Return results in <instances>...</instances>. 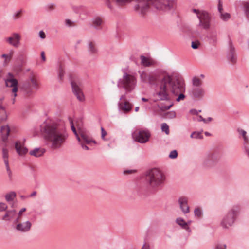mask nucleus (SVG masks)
<instances>
[{
  "label": "nucleus",
  "mask_w": 249,
  "mask_h": 249,
  "mask_svg": "<svg viewBox=\"0 0 249 249\" xmlns=\"http://www.w3.org/2000/svg\"><path fill=\"white\" fill-rule=\"evenodd\" d=\"M132 104L127 101H122L119 103V109H132Z\"/></svg>",
  "instance_id": "c85d7f7f"
},
{
  "label": "nucleus",
  "mask_w": 249,
  "mask_h": 249,
  "mask_svg": "<svg viewBox=\"0 0 249 249\" xmlns=\"http://www.w3.org/2000/svg\"><path fill=\"white\" fill-rule=\"evenodd\" d=\"M16 213L15 210L7 211L2 217V219L4 221H10L15 217Z\"/></svg>",
  "instance_id": "a878e982"
},
{
  "label": "nucleus",
  "mask_w": 249,
  "mask_h": 249,
  "mask_svg": "<svg viewBox=\"0 0 249 249\" xmlns=\"http://www.w3.org/2000/svg\"><path fill=\"white\" fill-rule=\"evenodd\" d=\"M38 36L42 39H45L46 37V34L43 30H41L39 32Z\"/></svg>",
  "instance_id": "09e8293b"
},
{
  "label": "nucleus",
  "mask_w": 249,
  "mask_h": 249,
  "mask_svg": "<svg viewBox=\"0 0 249 249\" xmlns=\"http://www.w3.org/2000/svg\"><path fill=\"white\" fill-rule=\"evenodd\" d=\"M239 210V207L235 206L227 213L221 222V225L223 228H227L233 224L235 217Z\"/></svg>",
  "instance_id": "1a4fd4ad"
},
{
  "label": "nucleus",
  "mask_w": 249,
  "mask_h": 249,
  "mask_svg": "<svg viewBox=\"0 0 249 249\" xmlns=\"http://www.w3.org/2000/svg\"><path fill=\"white\" fill-rule=\"evenodd\" d=\"M11 35V36L5 38V41L15 47H18L21 40L20 35L19 33L14 32L12 33Z\"/></svg>",
  "instance_id": "2eb2a0df"
},
{
  "label": "nucleus",
  "mask_w": 249,
  "mask_h": 249,
  "mask_svg": "<svg viewBox=\"0 0 249 249\" xmlns=\"http://www.w3.org/2000/svg\"><path fill=\"white\" fill-rule=\"evenodd\" d=\"M106 4L110 9H112V6L110 3V0H106Z\"/></svg>",
  "instance_id": "e2e57ef3"
},
{
  "label": "nucleus",
  "mask_w": 249,
  "mask_h": 249,
  "mask_svg": "<svg viewBox=\"0 0 249 249\" xmlns=\"http://www.w3.org/2000/svg\"><path fill=\"white\" fill-rule=\"evenodd\" d=\"M160 115L164 119H172L175 117L176 113L173 110H159Z\"/></svg>",
  "instance_id": "412c9836"
},
{
  "label": "nucleus",
  "mask_w": 249,
  "mask_h": 249,
  "mask_svg": "<svg viewBox=\"0 0 249 249\" xmlns=\"http://www.w3.org/2000/svg\"><path fill=\"white\" fill-rule=\"evenodd\" d=\"M7 208V205L4 203H0V211H5Z\"/></svg>",
  "instance_id": "3c124183"
},
{
  "label": "nucleus",
  "mask_w": 249,
  "mask_h": 249,
  "mask_svg": "<svg viewBox=\"0 0 249 249\" xmlns=\"http://www.w3.org/2000/svg\"><path fill=\"white\" fill-rule=\"evenodd\" d=\"M15 149L17 153L20 155H24L28 152V149L23 146L19 142H16Z\"/></svg>",
  "instance_id": "4be33fe9"
},
{
  "label": "nucleus",
  "mask_w": 249,
  "mask_h": 249,
  "mask_svg": "<svg viewBox=\"0 0 249 249\" xmlns=\"http://www.w3.org/2000/svg\"><path fill=\"white\" fill-rule=\"evenodd\" d=\"M141 80L145 83L155 85L157 89H160V91L158 93L159 96L164 97L165 83L169 80V75L162 70H157L152 73H148L145 71H139Z\"/></svg>",
  "instance_id": "f03ea898"
},
{
  "label": "nucleus",
  "mask_w": 249,
  "mask_h": 249,
  "mask_svg": "<svg viewBox=\"0 0 249 249\" xmlns=\"http://www.w3.org/2000/svg\"><path fill=\"white\" fill-rule=\"evenodd\" d=\"M87 48L88 52L90 54H95L97 52V49L96 47L95 43L90 40L87 42Z\"/></svg>",
  "instance_id": "bb28decb"
},
{
  "label": "nucleus",
  "mask_w": 249,
  "mask_h": 249,
  "mask_svg": "<svg viewBox=\"0 0 249 249\" xmlns=\"http://www.w3.org/2000/svg\"><path fill=\"white\" fill-rule=\"evenodd\" d=\"M71 83L74 95L79 101H83L85 100V96L82 91L81 81L79 79H73L71 80Z\"/></svg>",
  "instance_id": "9d476101"
},
{
  "label": "nucleus",
  "mask_w": 249,
  "mask_h": 249,
  "mask_svg": "<svg viewBox=\"0 0 249 249\" xmlns=\"http://www.w3.org/2000/svg\"><path fill=\"white\" fill-rule=\"evenodd\" d=\"M40 131L45 139L51 143V147L53 149L61 147L68 137V134L60 129L57 124L49 119H46L40 125Z\"/></svg>",
  "instance_id": "f257e3e1"
},
{
  "label": "nucleus",
  "mask_w": 249,
  "mask_h": 249,
  "mask_svg": "<svg viewBox=\"0 0 249 249\" xmlns=\"http://www.w3.org/2000/svg\"><path fill=\"white\" fill-rule=\"evenodd\" d=\"M4 116L1 118H0V121H3L6 120L7 119V115L5 112H3Z\"/></svg>",
  "instance_id": "774afa93"
},
{
  "label": "nucleus",
  "mask_w": 249,
  "mask_h": 249,
  "mask_svg": "<svg viewBox=\"0 0 249 249\" xmlns=\"http://www.w3.org/2000/svg\"><path fill=\"white\" fill-rule=\"evenodd\" d=\"M41 57L42 60L43 61H46V57H45V53H44V52H43V51L41 52Z\"/></svg>",
  "instance_id": "0e129e2a"
},
{
  "label": "nucleus",
  "mask_w": 249,
  "mask_h": 249,
  "mask_svg": "<svg viewBox=\"0 0 249 249\" xmlns=\"http://www.w3.org/2000/svg\"><path fill=\"white\" fill-rule=\"evenodd\" d=\"M16 196V193L15 192H11L5 195V199L7 202H10L13 201Z\"/></svg>",
  "instance_id": "f704fd0d"
},
{
  "label": "nucleus",
  "mask_w": 249,
  "mask_h": 249,
  "mask_svg": "<svg viewBox=\"0 0 249 249\" xmlns=\"http://www.w3.org/2000/svg\"><path fill=\"white\" fill-rule=\"evenodd\" d=\"M46 150L43 148H36L29 152V154L31 156L36 157H39L42 156L45 152Z\"/></svg>",
  "instance_id": "b1692460"
},
{
  "label": "nucleus",
  "mask_w": 249,
  "mask_h": 249,
  "mask_svg": "<svg viewBox=\"0 0 249 249\" xmlns=\"http://www.w3.org/2000/svg\"><path fill=\"white\" fill-rule=\"evenodd\" d=\"M194 214L196 216L200 217L201 215V211L199 208H196L194 210Z\"/></svg>",
  "instance_id": "49530a36"
},
{
  "label": "nucleus",
  "mask_w": 249,
  "mask_h": 249,
  "mask_svg": "<svg viewBox=\"0 0 249 249\" xmlns=\"http://www.w3.org/2000/svg\"><path fill=\"white\" fill-rule=\"evenodd\" d=\"M199 23L198 26L201 28L208 30L211 27L212 17L211 14L207 11L204 10L198 15Z\"/></svg>",
  "instance_id": "9b49d317"
},
{
  "label": "nucleus",
  "mask_w": 249,
  "mask_h": 249,
  "mask_svg": "<svg viewBox=\"0 0 249 249\" xmlns=\"http://www.w3.org/2000/svg\"><path fill=\"white\" fill-rule=\"evenodd\" d=\"M140 58L141 60V64L142 65L145 67H148L152 65V63L148 58L143 55H141Z\"/></svg>",
  "instance_id": "473e14b6"
},
{
  "label": "nucleus",
  "mask_w": 249,
  "mask_h": 249,
  "mask_svg": "<svg viewBox=\"0 0 249 249\" xmlns=\"http://www.w3.org/2000/svg\"><path fill=\"white\" fill-rule=\"evenodd\" d=\"M199 43L197 42L193 41L191 44V47L194 49H196L198 48Z\"/></svg>",
  "instance_id": "6e6d98bb"
},
{
  "label": "nucleus",
  "mask_w": 249,
  "mask_h": 249,
  "mask_svg": "<svg viewBox=\"0 0 249 249\" xmlns=\"http://www.w3.org/2000/svg\"><path fill=\"white\" fill-rule=\"evenodd\" d=\"M141 249H150V245L148 243H145Z\"/></svg>",
  "instance_id": "052dcab7"
},
{
  "label": "nucleus",
  "mask_w": 249,
  "mask_h": 249,
  "mask_svg": "<svg viewBox=\"0 0 249 249\" xmlns=\"http://www.w3.org/2000/svg\"><path fill=\"white\" fill-rule=\"evenodd\" d=\"M58 78L60 82H62L65 75V71L64 68L61 65H59L57 69Z\"/></svg>",
  "instance_id": "2f4dec72"
},
{
  "label": "nucleus",
  "mask_w": 249,
  "mask_h": 249,
  "mask_svg": "<svg viewBox=\"0 0 249 249\" xmlns=\"http://www.w3.org/2000/svg\"><path fill=\"white\" fill-rule=\"evenodd\" d=\"M70 122L71 123V129L72 131H73V133H76V130L75 127L74 126V124H73L72 120L71 119H70Z\"/></svg>",
  "instance_id": "13d9d810"
},
{
  "label": "nucleus",
  "mask_w": 249,
  "mask_h": 249,
  "mask_svg": "<svg viewBox=\"0 0 249 249\" xmlns=\"http://www.w3.org/2000/svg\"><path fill=\"white\" fill-rule=\"evenodd\" d=\"M204 10H198L196 9H193L192 11L196 14L197 17L198 18V15H199Z\"/></svg>",
  "instance_id": "4d7b16f0"
},
{
  "label": "nucleus",
  "mask_w": 249,
  "mask_h": 249,
  "mask_svg": "<svg viewBox=\"0 0 249 249\" xmlns=\"http://www.w3.org/2000/svg\"><path fill=\"white\" fill-rule=\"evenodd\" d=\"M102 23V20L100 18H96L93 19V25L96 29H99Z\"/></svg>",
  "instance_id": "c9c22d12"
},
{
  "label": "nucleus",
  "mask_w": 249,
  "mask_h": 249,
  "mask_svg": "<svg viewBox=\"0 0 249 249\" xmlns=\"http://www.w3.org/2000/svg\"><path fill=\"white\" fill-rule=\"evenodd\" d=\"M5 166H6V170H7V172L8 173V177L9 178L11 179L12 178V172L10 170V167H9V163L7 164H5Z\"/></svg>",
  "instance_id": "de8ad7c7"
},
{
  "label": "nucleus",
  "mask_w": 249,
  "mask_h": 249,
  "mask_svg": "<svg viewBox=\"0 0 249 249\" xmlns=\"http://www.w3.org/2000/svg\"><path fill=\"white\" fill-rule=\"evenodd\" d=\"M169 80L166 82L168 92L170 91L173 94L178 96L176 100L179 102L185 98V84L182 78L179 77H172L169 75Z\"/></svg>",
  "instance_id": "20e7f679"
},
{
  "label": "nucleus",
  "mask_w": 249,
  "mask_h": 249,
  "mask_svg": "<svg viewBox=\"0 0 249 249\" xmlns=\"http://www.w3.org/2000/svg\"><path fill=\"white\" fill-rule=\"evenodd\" d=\"M237 132L239 133V134L243 138L244 143V149L245 150L246 154L248 155V156L249 157V139L248 138V137L246 136L247 132L246 131L241 129V128H238L237 129Z\"/></svg>",
  "instance_id": "dca6fc26"
},
{
  "label": "nucleus",
  "mask_w": 249,
  "mask_h": 249,
  "mask_svg": "<svg viewBox=\"0 0 249 249\" xmlns=\"http://www.w3.org/2000/svg\"><path fill=\"white\" fill-rule=\"evenodd\" d=\"M2 58H4L5 60L4 61V64H6L11 59V54H3L1 55Z\"/></svg>",
  "instance_id": "37998d69"
},
{
  "label": "nucleus",
  "mask_w": 249,
  "mask_h": 249,
  "mask_svg": "<svg viewBox=\"0 0 249 249\" xmlns=\"http://www.w3.org/2000/svg\"><path fill=\"white\" fill-rule=\"evenodd\" d=\"M22 13V9H18L14 11L12 15V20L14 21H17L21 17Z\"/></svg>",
  "instance_id": "c756f323"
},
{
  "label": "nucleus",
  "mask_w": 249,
  "mask_h": 249,
  "mask_svg": "<svg viewBox=\"0 0 249 249\" xmlns=\"http://www.w3.org/2000/svg\"><path fill=\"white\" fill-rule=\"evenodd\" d=\"M164 97L160 96L158 93L160 91V89L156 90V95L160 100H161L158 104L159 109H170L173 105V102L169 99V94L167 91V88L166 86L165 87Z\"/></svg>",
  "instance_id": "6e6552de"
},
{
  "label": "nucleus",
  "mask_w": 249,
  "mask_h": 249,
  "mask_svg": "<svg viewBox=\"0 0 249 249\" xmlns=\"http://www.w3.org/2000/svg\"><path fill=\"white\" fill-rule=\"evenodd\" d=\"M177 156H178V152H177V150H174L170 152V153L169 155V157L171 159H175V158H177Z\"/></svg>",
  "instance_id": "a18cd8bd"
},
{
  "label": "nucleus",
  "mask_w": 249,
  "mask_h": 249,
  "mask_svg": "<svg viewBox=\"0 0 249 249\" xmlns=\"http://www.w3.org/2000/svg\"><path fill=\"white\" fill-rule=\"evenodd\" d=\"M161 130L163 132H165L166 134L168 135L169 134V126L167 124L163 123L161 124Z\"/></svg>",
  "instance_id": "a19ab883"
},
{
  "label": "nucleus",
  "mask_w": 249,
  "mask_h": 249,
  "mask_svg": "<svg viewBox=\"0 0 249 249\" xmlns=\"http://www.w3.org/2000/svg\"><path fill=\"white\" fill-rule=\"evenodd\" d=\"M150 135V133L148 130H141L137 132H134L133 137L136 141L144 143L148 141Z\"/></svg>",
  "instance_id": "f8f14e48"
},
{
  "label": "nucleus",
  "mask_w": 249,
  "mask_h": 249,
  "mask_svg": "<svg viewBox=\"0 0 249 249\" xmlns=\"http://www.w3.org/2000/svg\"><path fill=\"white\" fill-rule=\"evenodd\" d=\"M10 129L8 125L2 126L0 129L2 139L3 142H5L9 136Z\"/></svg>",
  "instance_id": "5701e85b"
},
{
  "label": "nucleus",
  "mask_w": 249,
  "mask_h": 249,
  "mask_svg": "<svg viewBox=\"0 0 249 249\" xmlns=\"http://www.w3.org/2000/svg\"><path fill=\"white\" fill-rule=\"evenodd\" d=\"M178 203L180 208L184 213H187L189 212V207L187 204V200L185 197H180L178 199Z\"/></svg>",
  "instance_id": "aec40b11"
},
{
  "label": "nucleus",
  "mask_w": 249,
  "mask_h": 249,
  "mask_svg": "<svg viewBox=\"0 0 249 249\" xmlns=\"http://www.w3.org/2000/svg\"><path fill=\"white\" fill-rule=\"evenodd\" d=\"M176 223L182 227L183 229L186 230L188 231H190V228L188 226V223H186L182 218L178 217L176 219Z\"/></svg>",
  "instance_id": "cd10ccee"
},
{
  "label": "nucleus",
  "mask_w": 249,
  "mask_h": 249,
  "mask_svg": "<svg viewBox=\"0 0 249 249\" xmlns=\"http://www.w3.org/2000/svg\"><path fill=\"white\" fill-rule=\"evenodd\" d=\"M101 138L103 140H105V137L107 135V133L105 131V130L104 129L103 127H101Z\"/></svg>",
  "instance_id": "603ef678"
},
{
  "label": "nucleus",
  "mask_w": 249,
  "mask_h": 249,
  "mask_svg": "<svg viewBox=\"0 0 249 249\" xmlns=\"http://www.w3.org/2000/svg\"><path fill=\"white\" fill-rule=\"evenodd\" d=\"M218 10L219 14L223 12L222 2L220 0H218Z\"/></svg>",
  "instance_id": "8fccbe9b"
},
{
  "label": "nucleus",
  "mask_w": 249,
  "mask_h": 249,
  "mask_svg": "<svg viewBox=\"0 0 249 249\" xmlns=\"http://www.w3.org/2000/svg\"><path fill=\"white\" fill-rule=\"evenodd\" d=\"M214 249H226V246L225 244H218L215 247Z\"/></svg>",
  "instance_id": "864d4df0"
},
{
  "label": "nucleus",
  "mask_w": 249,
  "mask_h": 249,
  "mask_svg": "<svg viewBox=\"0 0 249 249\" xmlns=\"http://www.w3.org/2000/svg\"><path fill=\"white\" fill-rule=\"evenodd\" d=\"M16 224V230L23 232L28 231L30 230L32 225L29 221H27L24 223H18Z\"/></svg>",
  "instance_id": "f3484780"
},
{
  "label": "nucleus",
  "mask_w": 249,
  "mask_h": 249,
  "mask_svg": "<svg viewBox=\"0 0 249 249\" xmlns=\"http://www.w3.org/2000/svg\"><path fill=\"white\" fill-rule=\"evenodd\" d=\"M163 173L158 168H152L147 171L145 174V179L147 185L155 188L162 184L165 180Z\"/></svg>",
  "instance_id": "39448f33"
},
{
  "label": "nucleus",
  "mask_w": 249,
  "mask_h": 249,
  "mask_svg": "<svg viewBox=\"0 0 249 249\" xmlns=\"http://www.w3.org/2000/svg\"><path fill=\"white\" fill-rule=\"evenodd\" d=\"M150 5L157 9L169 10L174 8L175 0H139V3L134 7L135 10L139 14L144 15L148 11Z\"/></svg>",
  "instance_id": "7ed1b4c3"
},
{
  "label": "nucleus",
  "mask_w": 249,
  "mask_h": 249,
  "mask_svg": "<svg viewBox=\"0 0 249 249\" xmlns=\"http://www.w3.org/2000/svg\"><path fill=\"white\" fill-rule=\"evenodd\" d=\"M207 38L211 44H215L217 40V34L215 31L210 32L207 36Z\"/></svg>",
  "instance_id": "393cba45"
},
{
  "label": "nucleus",
  "mask_w": 249,
  "mask_h": 249,
  "mask_svg": "<svg viewBox=\"0 0 249 249\" xmlns=\"http://www.w3.org/2000/svg\"><path fill=\"white\" fill-rule=\"evenodd\" d=\"M188 92L192 98L198 100L203 99L206 93L203 87H191Z\"/></svg>",
  "instance_id": "4468645a"
},
{
  "label": "nucleus",
  "mask_w": 249,
  "mask_h": 249,
  "mask_svg": "<svg viewBox=\"0 0 249 249\" xmlns=\"http://www.w3.org/2000/svg\"><path fill=\"white\" fill-rule=\"evenodd\" d=\"M80 144L83 149L86 150H88L89 149V147L87 146H86V145H85L84 143H83L82 142H81Z\"/></svg>",
  "instance_id": "338daca9"
},
{
  "label": "nucleus",
  "mask_w": 249,
  "mask_h": 249,
  "mask_svg": "<svg viewBox=\"0 0 249 249\" xmlns=\"http://www.w3.org/2000/svg\"><path fill=\"white\" fill-rule=\"evenodd\" d=\"M18 81L13 78V75L11 73H8V77L5 79L6 87L11 88V92L14 97L17 96L18 91Z\"/></svg>",
  "instance_id": "ddd939ff"
},
{
  "label": "nucleus",
  "mask_w": 249,
  "mask_h": 249,
  "mask_svg": "<svg viewBox=\"0 0 249 249\" xmlns=\"http://www.w3.org/2000/svg\"><path fill=\"white\" fill-rule=\"evenodd\" d=\"M39 84L35 75L32 73L28 79L23 84L22 89L26 95H30L32 94L33 89L37 90Z\"/></svg>",
  "instance_id": "0eeeda50"
},
{
  "label": "nucleus",
  "mask_w": 249,
  "mask_h": 249,
  "mask_svg": "<svg viewBox=\"0 0 249 249\" xmlns=\"http://www.w3.org/2000/svg\"><path fill=\"white\" fill-rule=\"evenodd\" d=\"M116 4L118 5H124L129 2H130L133 0H113ZM139 3V0H136Z\"/></svg>",
  "instance_id": "e433bc0d"
},
{
  "label": "nucleus",
  "mask_w": 249,
  "mask_h": 249,
  "mask_svg": "<svg viewBox=\"0 0 249 249\" xmlns=\"http://www.w3.org/2000/svg\"><path fill=\"white\" fill-rule=\"evenodd\" d=\"M220 18L223 21H227L230 18L231 16L228 13L222 12L220 13Z\"/></svg>",
  "instance_id": "58836bf2"
},
{
  "label": "nucleus",
  "mask_w": 249,
  "mask_h": 249,
  "mask_svg": "<svg viewBox=\"0 0 249 249\" xmlns=\"http://www.w3.org/2000/svg\"><path fill=\"white\" fill-rule=\"evenodd\" d=\"M72 21L69 19H66L65 20V24L67 25V26H71L72 25Z\"/></svg>",
  "instance_id": "680f3d73"
},
{
  "label": "nucleus",
  "mask_w": 249,
  "mask_h": 249,
  "mask_svg": "<svg viewBox=\"0 0 249 249\" xmlns=\"http://www.w3.org/2000/svg\"><path fill=\"white\" fill-rule=\"evenodd\" d=\"M136 172V170H125L124 171V175L130 174L134 173Z\"/></svg>",
  "instance_id": "5fc2aeb1"
},
{
  "label": "nucleus",
  "mask_w": 249,
  "mask_h": 249,
  "mask_svg": "<svg viewBox=\"0 0 249 249\" xmlns=\"http://www.w3.org/2000/svg\"><path fill=\"white\" fill-rule=\"evenodd\" d=\"M234 48L231 40L229 42V52L228 53L227 57L228 60L234 63L236 61V56L234 53Z\"/></svg>",
  "instance_id": "6ab92c4d"
},
{
  "label": "nucleus",
  "mask_w": 249,
  "mask_h": 249,
  "mask_svg": "<svg viewBox=\"0 0 249 249\" xmlns=\"http://www.w3.org/2000/svg\"><path fill=\"white\" fill-rule=\"evenodd\" d=\"M190 137L192 138H195V139H202L203 138V136L201 134V132H196V131H195V132H193L191 134Z\"/></svg>",
  "instance_id": "4c0bfd02"
},
{
  "label": "nucleus",
  "mask_w": 249,
  "mask_h": 249,
  "mask_svg": "<svg viewBox=\"0 0 249 249\" xmlns=\"http://www.w3.org/2000/svg\"><path fill=\"white\" fill-rule=\"evenodd\" d=\"M56 4L54 3H49L46 5V9L48 11H52L55 9Z\"/></svg>",
  "instance_id": "ea45409f"
},
{
  "label": "nucleus",
  "mask_w": 249,
  "mask_h": 249,
  "mask_svg": "<svg viewBox=\"0 0 249 249\" xmlns=\"http://www.w3.org/2000/svg\"><path fill=\"white\" fill-rule=\"evenodd\" d=\"M244 11L247 17L249 19V3H247L245 4Z\"/></svg>",
  "instance_id": "c03bdc74"
},
{
  "label": "nucleus",
  "mask_w": 249,
  "mask_h": 249,
  "mask_svg": "<svg viewBox=\"0 0 249 249\" xmlns=\"http://www.w3.org/2000/svg\"><path fill=\"white\" fill-rule=\"evenodd\" d=\"M2 158L5 164L9 163L8 162V150L5 148H2Z\"/></svg>",
  "instance_id": "72a5a7b5"
},
{
  "label": "nucleus",
  "mask_w": 249,
  "mask_h": 249,
  "mask_svg": "<svg viewBox=\"0 0 249 249\" xmlns=\"http://www.w3.org/2000/svg\"><path fill=\"white\" fill-rule=\"evenodd\" d=\"M201 111V110H190V113L191 114L197 115Z\"/></svg>",
  "instance_id": "bf43d9fd"
},
{
  "label": "nucleus",
  "mask_w": 249,
  "mask_h": 249,
  "mask_svg": "<svg viewBox=\"0 0 249 249\" xmlns=\"http://www.w3.org/2000/svg\"><path fill=\"white\" fill-rule=\"evenodd\" d=\"M136 85V79L135 76L125 72L122 78L117 83L119 88H124L126 91L130 92L133 90Z\"/></svg>",
  "instance_id": "423d86ee"
},
{
  "label": "nucleus",
  "mask_w": 249,
  "mask_h": 249,
  "mask_svg": "<svg viewBox=\"0 0 249 249\" xmlns=\"http://www.w3.org/2000/svg\"><path fill=\"white\" fill-rule=\"evenodd\" d=\"M78 132L81 136V139L87 144H89L90 142H92L94 143H96L95 141L92 140L89 136L87 132L82 129L81 127H78Z\"/></svg>",
  "instance_id": "a211bd4d"
},
{
  "label": "nucleus",
  "mask_w": 249,
  "mask_h": 249,
  "mask_svg": "<svg viewBox=\"0 0 249 249\" xmlns=\"http://www.w3.org/2000/svg\"><path fill=\"white\" fill-rule=\"evenodd\" d=\"M202 81L198 77L195 76L192 78V87H202Z\"/></svg>",
  "instance_id": "7c9ffc66"
},
{
  "label": "nucleus",
  "mask_w": 249,
  "mask_h": 249,
  "mask_svg": "<svg viewBox=\"0 0 249 249\" xmlns=\"http://www.w3.org/2000/svg\"><path fill=\"white\" fill-rule=\"evenodd\" d=\"M3 99L0 98V109H5V107L3 105Z\"/></svg>",
  "instance_id": "69168bd1"
},
{
  "label": "nucleus",
  "mask_w": 249,
  "mask_h": 249,
  "mask_svg": "<svg viewBox=\"0 0 249 249\" xmlns=\"http://www.w3.org/2000/svg\"><path fill=\"white\" fill-rule=\"evenodd\" d=\"M26 211V208H23L20 210L18 214V216L14 220V223H18L19 222L20 220V217L22 213Z\"/></svg>",
  "instance_id": "79ce46f5"
}]
</instances>
